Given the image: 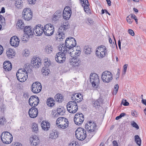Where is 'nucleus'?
Masks as SVG:
<instances>
[{"mask_svg":"<svg viewBox=\"0 0 146 146\" xmlns=\"http://www.w3.org/2000/svg\"><path fill=\"white\" fill-rule=\"evenodd\" d=\"M61 14V12L60 11H57L54 14L52 19L53 21L55 22L58 20L60 18Z\"/></svg>","mask_w":146,"mask_h":146,"instance_id":"nucleus-31","label":"nucleus"},{"mask_svg":"<svg viewBox=\"0 0 146 146\" xmlns=\"http://www.w3.org/2000/svg\"><path fill=\"white\" fill-rule=\"evenodd\" d=\"M64 33L63 31H61L60 29H58V34L56 35V39L58 41L62 40L64 38Z\"/></svg>","mask_w":146,"mask_h":146,"instance_id":"nucleus-25","label":"nucleus"},{"mask_svg":"<svg viewBox=\"0 0 146 146\" xmlns=\"http://www.w3.org/2000/svg\"><path fill=\"white\" fill-rule=\"evenodd\" d=\"M17 28L20 29H23L24 27L25 24L21 20H19L17 23Z\"/></svg>","mask_w":146,"mask_h":146,"instance_id":"nucleus-33","label":"nucleus"},{"mask_svg":"<svg viewBox=\"0 0 146 146\" xmlns=\"http://www.w3.org/2000/svg\"><path fill=\"white\" fill-rule=\"evenodd\" d=\"M41 125L42 129L44 131H48L50 128V124L49 122L47 121H42L41 123Z\"/></svg>","mask_w":146,"mask_h":146,"instance_id":"nucleus-24","label":"nucleus"},{"mask_svg":"<svg viewBox=\"0 0 146 146\" xmlns=\"http://www.w3.org/2000/svg\"><path fill=\"white\" fill-rule=\"evenodd\" d=\"M44 33V29L42 26L38 24L36 25L33 29V33L36 36L41 35Z\"/></svg>","mask_w":146,"mask_h":146,"instance_id":"nucleus-16","label":"nucleus"},{"mask_svg":"<svg viewBox=\"0 0 146 146\" xmlns=\"http://www.w3.org/2000/svg\"><path fill=\"white\" fill-rule=\"evenodd\" d=\"M131 125L133 127L137 129H139V127L138 125L134 121L132 122L131 123Z\"/></svg>","mask_w":146,"mask_h":146,"instance_id":"nucleus-53","label":"nucleus"},{"mask_svg":"<svg viewBox=\"0 0 146 146\" xmlns=\"http://www.w3.org/2000/svg\"><path fill=\"white\" fill-rule=\"evenodd\" d=\"M74 119L76 124L78 125H80L82 123L84 120V116L82 113H77L75 115Z\"/></svg>","mask_w":146,"mask_h":146,"instance_id":"nucleus-11","label":"nucleus"},{"mask_svg":"<svg viewBox=\"0 0 146 146\" xmlns=\"http://www.w3.org/2000/svg\"><path fill=\"white\" fill-rule=\"evenodd\" d=\"M84 51L86 54H90L91 52V48L88 46H85L84 48Z\"/></svg>","mask_w":146,"mask_h":146,"instance_id":"nucleus-44","label":"nucleus"},{"mask_svg":"<svg viewBox=\"0 0 146 146\" xmlns=\"http://www.w3.org/2000/svg\"><path fill=\"white\" fill-rule=\"evenodd\" d=\"M128 33L130 34L131 36H133L135 35V33L131 29H129L128 30Z\"/></svg>","mask_w":146,"mask_h":146,"instance_id":"nucleus-56","label":"nucleus"},{"mask_svg":"<svg viewBox=\"0 0 146 146\" xmlns=\"http://www.w3.org/2000/svg\"><path fill=\"white\" fill-rule=\"evenodd\" d=\"M19 39L17 36H14L11 38L10 42L12 46L15 47L19 46Z\"/></svg>","mask_w":146,"mask_h":146,"instance_id":"nucleus-19","label":"nucleus"},{"mask_svg":"<svg viewBox=\"0 0 146 146\" xmlns=\"http://www.w3.org/2000/svg\"><path fill=\"white\" fill-rule=\"evenodd\" d=\"M23 17L26 21H28L31 19L33 17L32 12L29 8H25L22 12Z\"/></svg>","mask_w":146,"mask_h":146,"instance_id":"nucleus-10","label":"nucleus"},{"mask_svg":"<svg viewBox=\"0 0 146 146\" xmlns=\"http://www.w3.org/2000/svg\"><path fill=\"white\" fill-rule=\"evenodd\" d=\"M72 14L71 11L69 7H66L63 11V17L66 20H68L70 18Z\"/></svg>","mask_w":146,"mask_h":146,"instance_id":"nucleus-17","label":"nucleus"},{"mask_svg":"<svg viewBox=\"0 0 146 146\" xmlns=\"http://www.w3.org/2000/svg\"><path fill=\"white\" fill-rule=\"evenodd\" d=\"M38 113V110L36 108L32 107L30 108L29 111V114L30 117L35 118L37 117Z\"/></svg>","mask_w":146,"mask_h":146,"instance_id":"nucleus-20","label":"nucleus"},{"mask_svg":"<svg viewBox=\"0 0 146 146\" xmlns=\"http://www.w3.org/2000/svg\"><path fill=\"white\" fill-rule=\"evenodd\" d=\"M32 129L33 131L37 133L38 131V125L35 123H33L32 125Z\"/></svg>","mask_w":146,"mask_h":146,"instance_id":"nucleus-35","label":"nucleus"},{"mask_svg":"<svg viewBox=\"0 0 146 146\" xmlns=\"http://www.w3.org/2000/svg\"><path fill=\"white\" fill-rule=\"evenodd\" d=\"M119 88V86L117 84H116L114 87V90L113 92L114 95H115L117 93Z\"/></svg>","mask_w":146,"mask_h":146,"instance_id":"nucleus-49","label":"nucleus"},{"mask_svg":"<svg viewBox=\"0 0 146 146\" xmlns=\"http://www.w3.org/2000/svg\"><path fill=\"white\" fill-rule=\"evenodd\" d=\"M58 137V132L55 131H51L49 135V138L51 139H55Z\"/></svg>","mask_w":146,"mask_h":146,"instance_id":"nucleus-34","label":"nucleus"},{"mask_svg":"<svg viewBox=\"0 0 146 146\" xmlns=\"http://www.w3.org/2000/svg\"><path fill=\"white\" fill-rule=\"evenodd\" d=\"M76 45V42L75 39L72 37H69L67 38L65 41V45L64 44H60L58 47L59 50L63 51L64 52H68L71 55L73 54L71 52L72 49Z\"/></svg>","mask_w":146,"mask_h":146,"instance_id":"nucleus-1","label":"nucleus"},{"mask_svg":"<svg viewBox=\"0 0 146 146\" xmlns=\"http://www.w3.org/2000/svg\"><path fill=\"white\" fill-rule=\"evenodd\" d=\"M24 31L25 33L29 36L33 35V29L31 28L29 26H25L24 29Z\"/></svg>","mask_w":146,"mask_h":146,"instance_id":"nucleus-26","label":"nucleus"},{"mask_svg":"<svg viewBox=\"0 0 146 146\" xmlns=\"http://www.w3.org/2000/svg\"><path fill=\"white\" fill-rule=\"evenodd\" d=\"M22 54L24 57L28 56L30 54V52L27 49H25L22 52Z\"/></svg>","mask_w":146,"mask_h":146,"instance_id":"nucleus-45","label":"nucleus"},{"mask_svg":"<svg viewBox=\"0 0 146 146\" xmlns=\"http://www.w3.org/2000/svg\"><path fill=\"white\" fill-rule=\"evenodd\" d=\"M3 47L0 45V55L3 53Z\"/></svg>","mask_w":146,"mask_h":146,"instance_id":"nucleus-61","label":"nucleus"},{"mask_svg":"<svg viewBox=\"0 0 146 146\" xmlns=\"http://www.w3.org/2000/svg\"><path fill=\"white\" fill-rule=\"evenodd\" d=\"M127 66L128 64H125L123 66V74H125L127 71Z\"/></svg>","mask_w":146,"mask_h":146,"instance_id":"nucleus-54","label":"nucleus"},{"mask_svg":"<svg viewBox=\"0 0 146 146\" xmlns=\"http://www.w3.org/2000/svg\"><path fill=\"white\" fill-rule=\"evenodd\" d=\"M126 19L127 22L129 24H131L133 21V20L130 17V15L127 17Z\"/></svg>","mask_w":146,"mask_h":146,"instance_id":"nucleus-51","label":"nucleus"},{"mask_svg":"<svg viewBox=\"0 0 146 146\" xmlns=\"http://www.w3.org/2000/svg\"><path fill=\"white\" fill-rule=\"evenodd\" d=\"M49 69L46 67H43L42 69V72L43 75H47L49 74Z\"/></svg>","mask_w":146,"mask_h":146,"instance_id":"nucleus-43","label":"nucleus"},{"mask_svg":"<svg viewBox=\"0 0 146 146\" xmlns=\"http://www.w3.org/2000/svg\"><path fill=\"white\" fill-rule=\"evenodd\" d=\"M71 98L72 100L75 101H77V102H80L83 99L82 95L78 93L73 94Z\"/></svg>","mask_w":146,"mask_h":146,"instance_id":"nucleus-23","label":"nucleus"},{"mask_svg":"<svg viewBox=\"0 0 146 146\" xmlns=\"http://www.w3.org/2000/svg\"><path fill=\"white\" fill-rule=\"evenodd\" d=\"M42 88L41 84L38 82H34L32 84L31 87L32 92L36 94L39 93L41 91Z\"/></svg>","mask_w":146,"mask_h":146,"instance_id":"nucleus-13","label":"nucleus"},{"mask_svg":"<svg viewBox=\"0 0 146 146\" xmlns=\"http://www.w3.org/2000/svg\"><path fill=\"white\" fill-rule=\"evenodd\" d=\"M39 98L36 96H31L29 101V105L33 107L36 106L39 104Z\"/></svg>","mask_w":146,"mask_h":146,"instance_id":"nucleus-15","label":"nucleus"},{"mask_svg":"<svg viewBox=\"0 0 146 146\" xmlns=\"http://www.w3.org/2000/svg\"><path fill=\"white\" fill-rule=\"evenodd\" d=\"M131 115L132 116H135L136 117H137V112L135 111H134L133 112H132Z\"/></svg>","mask_w":146,"mask_h":146,"instance_id":"nucleus-62","label":"nucleus"},{"mask_svg":"<svg viewBox=\"0 0 146 146\" xmlns=\"http://www.w3.org/2000/svg\"><path fill=\"white\" fill-rule=\"evenodd\" d=\"M3 68L6 71H10L12 68L11 63L8 61H5L3 63Z\"/></svg>","mask_w":146,"mask_h":146,"instance_id":"nucleus-28","label":"nucleus"},{"mask_svg":"<svg viewBox=\"0 0 146 146\" xmlns=\"http://www.w3.org/2000/svg\"><path fill=\"white\" fill-rule=\"evenodd\" d=\"M113 75L112 73L108 71H105L103 72L101 76L103 81L108 83L111 81L113 78Z\"/></svg>","mask_w":146,"mask_h":146,"instance_id":"nucleus-8","label":"nucleus"},{"mask_svg":"<svg viewBox=\"0 0 146 146\" xmlns=\"http://www.w3.org/2000/svg\"><path fill=\"white\" fill-rule=\"evenodd\" d=\"M75 135L76 138L80 140H84L86 137L85 130L83 128L79 127L76 131Z\"/></svg>","mask_w":146,"mask_h":146,"instance_id":"nucleus-6","label":"nucleus"},{"mask_svg":"<svg viewBox=\"0 0 146 146\" xmlns=\"http://www.w3.org/2000/svg\"><path fill=\"white\" fill-rule=\"evenodd\" d=\"M23 1L21 0H16L15 6L19 8H21L23 5Z\"/></svg>","mask_w":146,"mask_h":146,"instance_id":"nucleus-39","label":"nucleus"},{"mask_svg":"<svg viewBox=\"0 0 146 146\" xmlns=\"http://www.w3.org/2000/svg\"><path fill=\"white\" fill-rule=\"evenodd\" d=\"M67 110L70 113H74L76 112L78 109V106L76 101H71L67 105Z\"/></svg>","mask_w":146,"mask_h":146,"instance_id":"nucleus-5","label":"nucleus"},{"mask_svg":"<svg viewBox=\"0 0 146 146\" xmlns=\"http://www.w3.org/2000/svg\"><path fill=\"white\" fill-rule=\"evenodd\" d=\"M1 138L2 142L5 144L10 143L13 141L12 135L7 131L3 132L1 135Z\"/></svg>","mask_w":146,"mask_h":146,"instance_id":"nucleus-3","label":"nucleus"},{"mask_svg":"<svg viewBox=\"0 0 146 146\" xmlns=\"http://www.w3.org/2000/svg\"><path fill=\"white\" fill-rule=\"evenodd\" d=\"M84 5H89V4L88 3V0H83V1H82Z\"/></svg>","mask_w":146,"mask_h":146,"instance_id":"nucleus-60","label":"nucleus"},{"mask_svg":"<svg viewBox=\"0 0 146 146\" xmlns=\"http://www.w3.org/2000/svg\"><path fill=\"white\" fill-rule=\"evenodd\" d=\"M31 64L35 68H38L41 65V60L38 57H34L31 60Z\"/></svg>","mask_w":146,"mask_h":146,"instance_id":"nucleus-21","label":"nucleus"},{"mask_svg":"<svg viewBox=\"0 0 146 146\" xmlns=\"http://www.w3.org/2000/svg\"><path fill=\"white\" fill-rule=\"evenodd\" d=\"M54 98L56 101L60 102H61L63 98L62 95L57 94L55 96Z\"/></svg>","mask_w":146,"mask_h":146,"instance_id":"nucleus-42","label":"nucleus"},{"mask_svg":"<svg viewBox=\"0 0 146 146\" xmlns=\"http://www.w3.org/2000/svg\"><path fill=\"white\" fill-rule=\"evenodd\" d=\"M65 120H66L67 121V119L64 117H59L58 118L56 121V124L57 126L58 125H59L60 123L63 122V121H64Z\"/></svg>","mask_w":146,"mask_h":146,"instance_id":"nucleus-37","label":"nucleus"},{"mask_svg":"<svg viewBox=\"0 0 146 146\" xmlns=\"http://www.w3.org/2000/svg\"><path fill=\"white\" fill-rule=\"evenodd\" d=\"M81 51L79 49L78 50L77 49H76V51L74 53L75 54V56L76 57L78 56L81 54Z\"/></svg>","mask_w":146,"mask_h":146,"instance_id":"nucleus-55","label":"nucleus"},{"mask_svg":"<svg viewBox=\"0 0 146 146\" xmlns=\"http://www.w3.org/2000/svg\"><path fill=\"white\" fill-rule=\"evenodd\" d=\"M6 54L8 58H11L15 56V53L14 50L11 49L9 48L7 50Z\"/></svg>","mask_w":146,"mask_h":146,"instance_id":"nucleus-29","label":"nucleus"},{"mask_svg":"<svg viewBox=\"0 0 146 146\" xmlns=\"http://www.w3.org/2000/svg\"><path fill=\"white\" fill-rule=\"evenodd\" d=\"M28 70L26 69H20L19 70L16 74L18 80L21 82H25L27 78V73Z\"/></svg>","mask_w":146,"mask_h":146,"instance_id":"nucleus-2","label":"nucleus"},{"mask_svg":"<svg viewBox=\"0 0 146 146\" xmlns=\"http://www.w3.org/2000/svg\"><path fill=\"white\" fill-rule=\"evenodd\" d=\"M54 100L52 98H48L46 102L47 105L49 107H52L54 105Z\"/></svg>","mask_w":146,"mask_h":146,"instance_id":"nucleus-36","label":"nucleus"},{"mask_svg":"<svg viewBox=\"0 0 146 146\" xmlns=\"http://www.w3.org/2000/svg\"><path fill=\"white\" fill-rule=\"evenodd\" d=\"M141 102L143 104L146 106V100L145 99H143V98H142Z\"/></svg>","mask_w":146,"mask_h":146,"instance_id":"nucleus-64","label":"nucleus"},{"mask_svg":"<svg viewBox=\"0 0 146 146\" xmlns=\"http://www.w3.org/2000/svg\"><path fill=\"white\" fill-rule=\"evenodd\" d=\"M63 108H58L57 110V113L60 115H62L64 113Z\"/></svg>","mask_w":146,"mask_h":146,"instance_id":"nucleus-48","label":"nucleus"},{"mask_svg":"<svg viewBox=\"0 0 146 146\" xmlns=\"http://www.w3.org/2000/svg\"><path fill=\"white\" fill-rule=\"evenodd\" d=\"M6 122V119L4 117H0V125H3Z\"/></svg>","mask_w":146,"mask_h":146,"instance_id":"nucleus-46","label":"nucleus"},{"mask_svg":"<svg viewBox=\"0 0 146 146\" xmlns=\"http://www.w3.org/2000/svg\"><path fill=\"white\" fill-rule=\"evenodd\" d=\"M135 139L137 144L140 146L141 145V141L139 136L137 135H136L135 136Z\"/></svg>","mask_w":146,"mask_h":146,"instance_id":"nucleus-38","label":"nucleus"},{"mask_svg":"<svg viewBox=\"0 0 146 146\" xmlns=\"http://www.w3.org/2000/svg\"><path fill=\"white\" fill-rule=\"evenodd\" d=\"M61 51V52H58L55 56V58L56 61L59 63H61L65 60L66 57H65V54L68 52H64L63 51Z\"/></svg>","mask_w":146,"mask_h":146,"instance_id":"nucleus-14","label":"nucleus"},{"mask_svg":"<svg viewBox=\"0 0 146 146\" xmlns=\"http://www.w3.org/2000/svg\"><path fill=\"white\" fill-rule=\"evenodd\" d=\"M66 120H65L64 121H63V122L60 123L59 125H58L57 126L59 128L62 129H64L67 128L69 122L67 119V121Z\"/></svg>","mask_w":146,"mask_h":146,"instance_id":"nucleus-30","label":"nucleus"},{"mask_svg":"<svg viewBox=\"0 0 146 146\" xmlns=\"http://www.w3.org/2000/svg\"><path fill=\"white\" fill-rule=\"evenodd\" d=\"M44 33L45 35L49 36L52 35L54 32V27L51 24H47L44 26Z\"/></svg>","mask_w":146,"mask_h":146,"instance_id":"nucleus-9","label":"nucleus"},{"mask_svg":"<svg viewBox=\"0 0 146 146\" xmlns=\"http://www.w3.org/2000/svg\"><path fill=\"white\" fill-rule=\"evenodd\" d=\"M30 142L31 145L36 146L39 143L40 140L37 135H33L30 137Z\"/></svg>","mask_w":146,"mask_h":146,"instance_id":"nucleus-18","label":"nucleus"},{"mask_svg":"<svg viewBox=\"0 0 146 146\" xmlns=\"http://www.w3.org/2000/svg\"><path fill=\"white\" fill-rule=\"evenodd\" d=\"M107 50L106 46L101 45L98 46L96 50V54L99 58H102L107 55Z\"/></svg>","mask_w":146,"mask_h":146,"instance_id":"nucleus-4","label":"nucleus"},{"mask_svg":"<svg viewBox=\"0 0 146 146\" xmlns=\"http://www.w3.org/2000/svg\"><path fill=\"white\" fill-rule=\"evenodd\" d=\"M101 103L102 102L100 99L94 100L93 103V106L96 108L98 106H100Z\"/></svg>","mask_w":146,"mask_h":146,"instance_id":"nucleus-41","label":"nucleus"},{"mask_svg":"<svg viewBox=\"0 0 146 146\" xmlns=\"http://www.w3.org/2000/svg\"><path fill=\"white\" fill-rule=\"evenodd\" d=\"M69 146H78V145H77L75 141H72L70 143Z\"/></svg>","mask_w":146,"mask_h":146,"instance_id":"nucleus-57","label":"nucleus"},{"mask_svg":"<svg viewBox=\"0 0 146 146\" xmlns=\"http://www.w3.org/2000/svg\"><path fill=\"white\" fill-rule=\"evenodd\" d=\"M52 46L50 45H48L46 46L44 49V52L47 54H50L52 52L53 50Z\"/></svg>","mask_w":146,"mask_h":146,"instance_id":"nucleus-32","label":"nucleus"},{"mask_svg":"<svg viewBox=\"0 0 146 146\" xmlns=\"http://www.w3.org/2000/svg\"><path fill=\"white\" fill-rule=\"evenodd\" d=\"M90 81L94 87L97 88L100 83L98 75L96 73H91L90 76Z\"/></svg>","mask_w":146,"mask_h":146,"instance_id":"nucleus-7","label":"nucleus"},{"mask_svg":"<svg viewBox=\"0 0 146 146\" xmlns=\"http://www.w3.org/2000/svg\"><path fill=\"white\" fill-rule=\"evenodd\" d=\"M44 65L45 67L48 68L50 65V61L47 58H45L44 60Z\"/></svg>","mask_w":146,"mask_h":146,"instance_id":"nucleus-40","label":"nucleus"},{"mask_svg":"<svg viewBox=\"0 0 146 146\" xmlns=\"http://www.w3.org/2000/svg\"><path fill=\"white\" fill-rule=\"evenodd\" d=\"M70 28V25L68 21H66L62 24L59 29L63 31H66Z\"/></svg>","mask_w":146,"mask_h":146,"instance_id":"nucleus-27","label":"nucleus"},{"mask_svg":"<svg viewBox=\"0 0 146 146\" xmlns=\"http://www.w3.org/2000/svg\"><path fill=\"white\" fill-rule=\"evenodd\" d=\"M89 5H82V6L84 7V11L86 13H89L90 12V9L88 6Z\"/></svg>","mask_w":146,"mask_h":146,"instance_id":"nucleus-47","label":"nucleus"},{"mask_svg":"<svg viewBox=\"0 0 146 146\" xmlns=\"http://www.w3.org/2000/svg\"><path fill=\"white\" fill-rule=\"evenodd\" d=\"M28 3L29 4H34L36 1V0H27Z\"/></svg>","mask_w":146,"mask_h":146,"instance_id":"nucleus-59","label":"nucleus"},{"mask_svg":"<svg viewBox=\"0 0 146 146\" xmlns=\"http://www.w3.org/2000/svg\"><path fill=\"white\" fill-rule=\"evenodd\" d=\"M121 104H123L124 106H128L129 105V103L127 102L126 100L124 99L122 100Z\"/></svg>","mask_w":146,"mask_h":146,"instance_id":"nucleus-52","label":"nucleus"},{"mask_svg":"<svg viewBox=\"0 0 146 146\" xmlns=\"http://www.w3.org/2000/svg\"><path fill=\"white\" fill-rule=\"evenodd\" d=\"M0 20L2 25H5V19L2 15L0 16Z\"/></svg>","mask_w":146,"mask_h":146,"instance_id":"nucleus-50","label":"nucleus"},{"mask_svg":"<svg viewBox=\"0 0 146 146\" xmlns=\"http://www.w3.org/2000/svg\"><path fill=\"white\" fill-rule=\"evenodd\" d=\"M113 146H118V144L116 141H114L113 142Z\"/></svg>","mask_w":146,"mask_h":146,"instance_id":"nucleus-63","label":"nucleus"},{"mask_svg":"<svg viewBox=\"0 0 146 146\" xmlns=\"http://www.w3.org/2000/svg\"><path fill=\"white\" fill-rule=\"evenodd\" d=\"M96 127V123L93 121H90L87 122L85 125V128L89 133L94 131Z\"/></svg>","mask_w":146,"mask_h":146,"instance_id":"nucleus-12","label":"nucleus"},{"mask_svg":"<svg viewBox=\"0 0 146 146\" xmlns=\"http://www.w3.org/2000/svg\"><path fill=\"white\" fill-rule=\"evenodd\" d=\"M93 21L91 19H88V20L86 22V23L88 25H90L93 23Z\"/></svg>","mask_w":146,"mask_h":146,"instance_id":"nucleus-58","label":"nucleus"},{"mask_svg":"<svg viewBox=\"0 0 146 146\" xmlns=\"http://www.w3.org/2000/svg\"><path fill=\"white\" fill-rule=\"evenodd\" d=\"M80 62L79 59L75 58L74 57L71 59L69 61L70 64L74 67L79 66L80 65Z\"/></svg>","mask_w":146,"mask_h":146,"instance_id":"nucleus-22","label":"nucleus"}]
</instances>
